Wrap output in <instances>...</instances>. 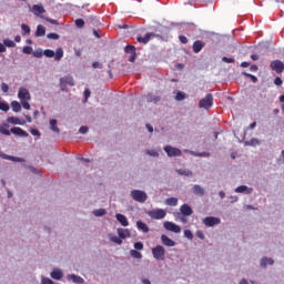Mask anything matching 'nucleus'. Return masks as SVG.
I'll list each match as a JSON object with an SVG mask.
<instances>
[{
	"label": "nucleus",
	"mask_w": 284,
	"mask_h": 284,
	"mask_svg": "<svg viewBox=\"0 0 284 284\" xmlns=\"http://www.w3.org/2000/svg\"><path fill=\"white\" fill-rule=\"evenodd\" d=\"M91 91L90 89L84 90V103H88V100L90 99Z\"/></svg>",
	"instance_id": "5fc2aeb1"
},
{
	"label": "nucleus",
	"mask_w": 284,
	"mask_h": 284,
	"mask_svg": "<svg viewBox=\"0 0 284 284\" xmlns=\"http://www.w3.org/2000/svg\"><path fill=\"white\" fill-rule=\"evenodd\" d=\"M133 247H134V250L135 251H139V252H141V250H143V242H135L134 244H133Z\"/></svg>",
	"instance_id": "49530a36"
},
{
	"label": "nucleus",
	"mask_w": 284,
	"mask_h": 284,
	"mask_svg": "<svg viewBox=\"0 0 284 284\" xmlns=\"http://www.w3.org/2000/svg\"><path fill=\"white\" fill-rule=\"evenodd\" d=\"M129 61L130 63H134L136 61V53H131Z\"/></svg>",
	"instance_id": "0e129e2a"
},
{
	"label": "nucleus",
	"mask_w": 284,
	"mask_h": 284,
	"mask_svg": "<svg viewBox=\"0 0 284 284\" xmlns=\"http://www.w3.org/2000/svg\"><path fill=\"white\" fill-rule=\"evenodd\" d=\"M164 152L169 159H173L175 156H182L183 152L179 148H174L172 145H165Z\"/></svg>",
	"instance_id": "6e6552de"
},
{
	"label": "nucleus",
	"mask_w": 284,
	"mask_h": 284,
	"mask_svg": "<svg viewBox=\"0 0 284 284\" xmlns=\"http://www.w3.org/2000/svg\"><path fill=\"white\" fill-rule=\"evenodd\" d=\"M33 57H34L36 59H41V58L43 57V50H41V49L36 50V51L33 52Z\"/></svg>",
	"instance_id": "de8ad7c7"
},
{
	"label": "nucleus",
	"mask_w": 284,
	"mask_h": 284,
	"mask_svg": "<svg viewBox=\"0 0 284 284\" xmlns=\"http://www.w3.org/2000/svg\"><path fill=\"white\" fill-rule=\"evenodd\" d=\"M43 55L47 57V59H54V61H61L63 57V49L58 48L55 52L52 49H45L43 51Z\"/></svg>",
	"instance_id": "7ed1b4c3"
},
{
	"label": "nucleus",
	"mask_w": 284,
	"mask_h": 284,
	"mask_svg": "<svg viewBox=\"0 0 284 284\" xmlns=\"http://www.w3.org/2000/svg\"><path fill=\"white\" fill-rule=\"evenodd\" d=\"M49 123H50V130H51L52 132H54L55 134H59V132H61V130L59 129V126H57V123H58L57 119L50 120Z\"/></svg>",
	"instance_id": "7c9ffc66"
},
{
	"label": "nucleus",
	"mask_w": 284,
	"mask_h": 284,
	"mask_svg": "<svg viewBox=\"0 0 284 284\" xmlns=\"http://www.w3.org/2000/svg\"><path fill=\"white\" fill-rule=\"evenodd\" d=\"M90 131V128L83 125L79 129V133L80 134H88V132Z\"/></svg>",
	"instance_id": "3c124183"
},
{
	"label": "nucleus",
	"mask_w": 284,
	"mask_h": 284,
	"mask_svg": "<svg viewBox=\"0 0 284 284\" xmlns=\"http://www.w3.org/2000/svg\"><path fill=\"white\" fill-rule=\"evenodd\" d=\"M36 37H45V27L43 24L37 26Z\"/></svg>",
	"instance_id": "2f4dec72"
},
{
	"label": "nucleus",
	"mask_w": 284,
	"mask_h": 284,
	"mask_svg": "<svg viewBox=\"0 0 284 284\" xmlns=\"http://www.w3.org/2000/svg\"><path fill=\"white\" fill-rule=\"evenodd\" d=\"M130 255L133 257V258H143V254H141V252L136 251V250H131L130 251Z\"/></svg>",
	"instance_id": "a19ab883"
},
{
	"label": "nucleus",
	"mask_w": 284,
	"mask_h": 284,
	"mask_svg": "<svg viewBox=\"0 0 284 284\" xmlns=\"http://www.w3.org/2000/svg\"><path fill=\"white\" fill-rule=\"evenodd\" d=\"M244 77H247L248 79H251V81L253 82V83H257L258 82V78H256V75H254V74H251V73H247V72H243L242 73Z\"/></svg>",
	"instance_id": "79ce46f5"
},
{
	"label": "nucleus",
	"mask_w": 284,
	"mask_h": 284,
	"mask_svg": "<svg viewBox=\"0 0 284 284\" xmlns=\"http://www.w3.org/2000/svg\"><path fill=\"white\" fill-rule=\"evenodd\" d=\"M162 245H165V247H175L176 242L174 240L170 239L168 235L163 234L161 235Z\"/></svg>",
	"instance_id": "f3484780"
},
{
	"label": "nucleus",
	"mask_w": 284,
	"mask_h": 284,
	"mask_svg": "<svg viewBox=\"0 0 284 284\" xmlns=\"http://www.w3.org/2000/svg\"><path fill=\"white\" fill-rule=\"evenodd\" d=\"M7 122L11 123V125H26V120H21L17 116H9Z\"/></svg>",
	"instance_id": "5701e85b"
},
{
	"label": "nucleus",
	"mask_w": 284,
	"mask_h": 284,
	"mask_svg": "<svg viewBox=\"0 0 284 284\" xmlns=\"http://www.w3.org/2000/svg\"><path fill=\"white\" fill-rule=\"evenodd\" d=\"M202 223H204L206 227H214V225H221V219L215 216H206L202 220Z\"/></svg>",
	"instance_id": "9d476101"
},
{
	"label": "nucleus",
	"mask_w": 284,
	"mask_h": 284,
	"mask_svg": "<svg viewBox=\"0 0 284 284\" xmlns=\"http://www.w3.org/2000/svg\"><path fill=\"white\" fill-rule=\"evenodd\" d=\"M146 214L148 216H150V219H153L154 221H161L165 219V216H168V212H165V210L163 209H154L148 211Z\"/></svg>",
	"instance_id": "39448f33"
},
{
	"label": "nucleus",
	"mask_w": 284,
	"mask_h": 284,
	"mask_svg": "<svg viewBox=\"0 0 284 284\" xmlns=\"http://www.w3.org/2000/svg\"><path fill=\"white\" fill-rule=\"evenodd\" d=\"M274 84H275V85H283V80L277 77V78H275V80H274Z\"/></svg>",
	"instance_id": "338daca9"
},
{
	"label": "nucleus",
	"mask_w": 284,
	"mask_h": 284,
	"mask_svg": "<svg viewBox=\"0 0 284 284\" xmlns=\"http://www.w3.org/2000/svg\"><path fill=\"white\" fill-rule=\"evenodd\" d=\"M179 39H180L181 43H187V37L180 36Z\"/></svg>",
	"instance_id": "774afa93"
},
{
	"label": "nucleus",
	"mask_w": 284,
	"mask_h": 284,
	"mask_svg": "<svg viewBox=\"0 0 284 284\" xmlns=\"http://www.w3.org/2000/svg\"><path fill=\"white\" fill-rule=\"evenodd\" d=\"M212 105H214V95L212 93L206 94L199 101V108L201 110H206V112L212 110Z\"/></svg>",
	"instance_id": "f03ea898"
},
{
	"label": "nucleus",
	"mask_w": 284,
	"mask_h": 284,
	"mask_svg": "<svg viewBox=\"0 0 284 284\" xmlns=\"http://www.w3.org/2000/svg\"><path fill=\"white\" fill-rule=\"evenodd\" d=\"M199 156H200V158L207 159V158H210V152H200V153H199Z\"/></svg>",
	"instance_id": "69168bd1"
},
{
	"label": "nucleus",
	"mask_w": 284,
	"mask_h": 284,
	"mask_svg": "<svg viewBox=\"0 0 284 284\" xmlns=\"http://www.w3.org/2000/svg\"><path fill=\"white\" fill-rule=\"evenodd\" d=\"M153 258L155 261H165V247L162 245H156L152 248Z\"/></svg>",
	"instance_id": "0eeeda50"
},
{
	"label": "nucleus",
	"mask_w": 284,
	"mask_h": 284,
	"mask_svg": "<svg viewBox=\"0 0 284 284\" xmlns=\"http://www.w3.org/2000/svg\"><path fill=\"white\" fill-rule=\"evenodd\" d=\"M148 156H152L153 159H159L160 154L156 149H149L146 150Z\"/></svg>",
	"instance_id": "e433bc0d"
},
{
	"label": "nucleus",
	"mask_w": 284,
	"mask_h": 284,
	"mask_svg": "<svg viewBox=\"0 0 284 284\" xmlns=\"http://www.w3.org/2000/svg\"><path fill=\"white\" fill-rule=\"evenodd\" d=\"M158 32H161L162 34H165V32L166 33L170 32V28H168V27H160Z\"/></svg>",
	"instance_id": "13d9d810"
},
{
	"label": "nucleus",
	"mask_w": 284,
	"mask_h": 284,
	"mask_svg": "<svg viewBox=\"0 0 284 284\" xmlns=\"http://www.w3.org/2000/svg\"><path fill=\"white\" fill-rule=\"evenodd\" d=\"M136 227L140 232H143L144 234H148V232H150V226H148V224H145V222L143 221H138Z\"/></svg>",
	"instance_id": "a878e982"
},
{
	"label": "nucleus",
	"mask_w": 284,
	"mask_h": 284,
	"mask_svg": "<svg viewBox=\"0 0 284 284\" xmlns=\"http://www.w3.org/2000/svg\"><path fill=\"white\" fill-rule=\"evenodd\" d=\"M0 159H4V161H12L13 163H26V159L8 155L3 152H0Z\"/></svg>",
	"instance_id": "4468645a"
},
{
	"label": "nucleus",
	"mask_w": 284,
	"mask_h": 284,
	"mask_svg": "<svg viewBox=\"0 0 284 284\" xmlns=\"http://www.w3.org/2000/svg\"><path fill=\"white\" fill-rule=\"evenodd\" d=\"M32 12L36 14V17H39L40 14H45V8H43V4H34L32 7Z\"/></svg>",
	"instance_id": "4be33fe9"
},
{
	"label": "nucleus",
	"mask_w": 284,
	"mask_h": 284,
	"mask_svg": "<svg viewBox=\"0 0 284 284\" xmlns=\"http://www.w3.org/2000/svg\"><path fill=\"white\" fill-rule=\"evenodd\" d=\"M175 172L180 174V176H192V171L189 169H178Z\"/></svg>",
	"instance_id": "473e14b6"
},
{
	"label": "nucleus",
	"mask_w": 284,
	"mask_h": 284,
	"mask_svg": "<svg viewBox=\"0 0 284 284\" xmlns=\"http://www.w3.org/2000/svg\"><path fill=\"white\" fill-rule=\"evenodd\" d=\"M165 205H169L170 207H176V205H179V199L176 197H168L164 201Z\"/></svg>",
	"instance_id": "c85d7f7f"
},
{
	"label": "nucleus",
	"mask_w": 284,
	"mask_h": 284,
	"mask_svg": "<svg viewBox=\"0 0 284 284\" xmlns=\"http://www.w3.org/2000/svg\"><path fill=\"white\" fill-rule=\"evenodd\" d=\"M222 61L224 62V63H234V58H227V57H223L222 58Z\"/></svg>",
	"instance_id": "4d7b16f0"
},
{
	"label": "nucleus",
	"mask_w": 284,
	"mask_h": 284,
	"mask_svg": "<svg viewBox=\"0 0 284 284\" xmlns=\"http://www.w3.org/2000/svg\"><path fill=\"white\" fill-rule=\"evenodd\" d=\"M29 100H23L21 101V105L22 108H24V110H30V102H28Z\"/></svg>",
	"instance_id": "6e6d98bb"
},
{
	"label": "nucleus",
	"mask_w": 284,
	"mask_h": 284,
	"mask_svg": "<svg viewBox=\"0 0 284 284\" xmlns=\"http://www.w3.org/2000/svg\"><path fill=\"white\" fill-rule=\"evenodd\" d=\"M6 128H9V125L0 124V134H4V136H10V132H11L12 134H16L17 136H23L24 139L28 138V132H26L23 129H21L19 126H13V128H11L10 131Z\"/></svg>",
	"instance_id": "f257e3e1"
},
{
	"label": "nucleus",
	"mask_w": 284,
	"mask_h": 284,
	"mask_svg": "<svg viewBox=\"0 0 284 284\" xmlns=\"http://www.w3.org/2000/svg\"><path fill=\"white\" fill-rule=\"evenodd\" d=\"M234 192L236 194H252V192H254V189L247 185H240L234 190Z\"/></svg>",
	"instance_id": "2eb2a0df"
},
{
	"label": "nucleus",
	"mask_w": 284,
	"mask_h": 284,
	"mask_svg": "<svg viewBox=\"0 0 284 284\" xmlns=\"http://www.w3.org/2000/svg\"><path fill=\"white\" fill-rule=\"evenodd\" d=\"M145 99H146L148 103H159L161 101V97L156 95L154 93H148L145 95Z\"/></svg>",
	"instance_id": "b1692460"
},
{
	"label": "nucleus",
	"mask_w": 284,
	"mask_h": 284,
	"mask_svg": "<svg viewBox=\"0 0 284 284\" xmlns=\"http://www.w3.org/2000/svg\"><path fill=\"white\" fill-rule=\"evenodd\" d=\"M50 276L54 281H61V278H63V271H61V268H53Z\"/></svg>",
	"instance_id": "412c9836"
},
{
	"label": "nucleus",
	"mask_w": 284,
	"mask_h": 284,
	"mask_svg": "<svg viewBox=\"0 0 284 284\" xmlns=\"http://www.w3.org/2000/svg\"><path fill=\"white\" fill-rule=\"evenodd\" d=\"M115 219L122 225V227H128V225H130V221H128V217L124 214L116 213Z\"/></svg>",
	"instance_id": "a211bd4d"
},
{
	"label": "nucleus",
	"mask_w": 284,
	"mask_h": 284,
	"mask_svg": "<svg viewBox=\"0 0 284 284\" xmlns=\"http://www.w3.org/2000/svg\"><path fill=\"white\" fill-rule=\"evenodd\" d=\"M0 110L2 112H8V110H10V104H8V102H1L0 101Z\"/></svg>",
	"instance_id": "37998d69"
},
{
	"label": "nucleus",
	"mask_w": 284,
	"mask_h": 284,
	"mask_svg": "<svg viewBox=\"0 0 284 284\" xmlns=\"http://www.w3.org/2000/svg\"><path fill=\"white\" fill-rule=\"evenodd\" d=\"M1 90H2V92H8V90H10V87L6 82H3L1 84Z\"/></svg>",
	"instance_id": "680f3d73"
},
{
	"label": "nucleus",
	"mask_w": 284,
	"mask_h": 284,
	"mask_svg": "<svg viewBox=\"0 0 284 284\" xmlns=\"http://www.w3.org/2000/svg\"><path fill=\"white\" fill-rule=\"evenodd\" d=\"M124 52L126 54H136V47L135 45H132V44H128L125 48H124Z\"/></svg>",
	"instance_id": "f704fd0d"
},
{
	"label": "nucleus",
	"mask_w": 284,
	"mask_h": 284,
	"mask_svg": "<svg viewBox=\"0 0 284 284\" xmlns=\"http://www.w3.org/2000/svg\"><path fill=\"white\" fill-rule=\"evenodd\" d=\"M93 215L101 217V216H105V214H108V211H105V209H95L93 210Z\"/></svg>",
	"instance_id": "c9c22d12"
},
{
	"label": "nucleus",
	"mask_w": 284,
	"mask_h": 284,
	"mask_svg": "<svg viewBox=\"0 0 284 284\" xmlns=\"http://www.w3.org/2000/svg\"><path fill=\"white\" fill-rule=\"evenodd\" d=\"M41 284H54V282L52 280H50L49 277L42 276Z\"/></svg>",
	"instance_id": "603ef678"
},
{
	"label": "nucleus",
	"mask_w": 284,
	"mask_h": 284,
	"mask_svg": "<svg viewBox=\"0 0 284 284\" xmlns=\"http://www.w3.org/2000/svg\"><path fill=\"white\" fill-rule=\"evenodd\" d=\"M18 99L21 101H31L32 95H30V91L27 88H20L18 90Z\"/></svg>",
	"instance_id": "9b49d317"
},
{
	"label": "nucleus",
	"mask_w": 284,
	"mask_h": 284,
	"mask_svg": "<svg viewBox=\"0 0 284 284\" xmlns=\"http://www.w3.org/2000/svg\"><path fill=\"white\" fill-rule=\"evenodd\" d=\"M92 68H93L94 70H97V69L103 68V65H102L100 62H93V63H92Z\"/></svg>",
	"instance_id": "e2e57ef3"
},
{
	"label": "nucleus",
	"mask_w": 284,
	"mask_h": 284,
	"mask_svg": "<svg viewBox=\"0 0 284 284\" xmlns=\"http://www.w3.org/2000/svg\"><path fill=\"white\" fill-rule=\"evenodd\" d=\"M109 239L112 243H115L116 245H123V240L116 235L109 234Z\"/></svg>",
	"instance_id": "72a5a7b5"
},
{
	"label": "nucleus",
	"mask_w": 284,
	"mask_h": 284,
	"mask_svg": "<svg viewBox=\"0 0 284 284\" xmlns=\"http://www.w3.org/2000/svg\"><path fill=\"white\" fill-rule=\"evenodd\" d=\"M22 52L23 54H30L32 52V47H23Z\"/></svg>",
	"instance_id": "bf43d9fd"
},
{
	"label": "nucleus",
	"mask_w": 284,
	"mask_h": 284,
	"mask_svg": "<svg viewBox=\"0 0 284 284\" xmlns=\"http://www.w3.org/2000/svg\"><path fill=\"white\" fill-rule=\"evenodd\" d=\"M184 237L187 239L189 241H192V239H194V234L192 233L191 230H184Z\"/></svg>",
	"instance_id": "c03bdc74"
},
{
	"label": "nucleus",
	"mask_w": 284,
	"mask_h": 284,
	"mask_svg": "<svg viewBox=\"0 0 284 284\" xmlns=\"http://www.w3.org/2000/svg\"><path fill=\"white\" fill-rule=\"evenodd\" d=\"M68 85H74V78H72V75H67L60 79V88L63 92H65Z\"/></svg>",
	"instance_id": "f8f14e48"
},
{
	"label": "nucleus",
	"mask_w": 284,
	"mask_h": 284,
	"mask_svg": "<svg viewBox=\"0 0 284 284\" xmlns=\"http://www.w3.org/2000/svg\"><path fill=\"white\" fill-rule=\"evenodd\" d=\"M164 230L168 232H174V234H181V226L174 222L166 221L163 223Z\"/></svg>",
	"instance_id": "1a4fd4ad"
},
{
	"label": "nucleus",
	"mask_w": 284,
	"mask_h": 284,
	"mask_svg": "<svg viewBox=\"0 0 284 284\" xmlns=\"http://www.w3.org/2000/svg\"><path fill=\"white\" fill-rule=\"evenodd\" d=\"M261 267H267V265H274V260L272 257H262Z\"/></svg>",
	"instance_id": "c756f323"
},
{
	"label": "nucleus",
	"mask_w": 284,
	"mask_h": 284,
	"mask_svg": "<svg viewBox=\"0 0 284 284\" xmlns=\"http://www.w3.org/2000/svg\"><path fill=\"white\" fill-rule=\"evenodd\" d=\"M11 108L14 112H19L21 110V103H19V101H12Z\"/></svg>",
	"instance_id": "ea45409f"
},
{
	"label": "nucleus",
	"mask_w": 284,
	"mask_h": 284,
	"mask_svg": "<svg viewBox=\"0 0 284 284\" xmlns=\"http://www.w3.org/2000/svg\"><path fill=\"white\" fill-rule=\"evenodd\" d=\"M192 192L195 194V196H205V189L200 184H194L192 186Z\"/></svg>",
	"instance_id": "aec40b11"
},
{
	"label": "nucleus",
	"mask_w": 284,
	"mask_h": 284,
	"mask_svg": "<svg viewBox=\"0 0 284 284\" xmlns=\"http://www.w3.org/2000/svg\"><path fill=\"white\" fill-rule=\"evenodd\" d=\"M116 232H118V236L120 237V239H130V236H131V234H130V230H128V229H118L116 230Z\"/></svg>",
	"instance_id": "bb28decb"
},
{
	"label": "nucleus",
	"mask_w": 284,
	"mask_h": 284,
	"mask_svg": "<svg viewBox=\"0 0 284 284\" xmlns=\"http://www.w3.org/2000/svg\"><path fill=\"white\" fill-rule=\"evenodd\" d=\"M30 132H31L32 136H41V132H39V130H37V129H31Z\"/></svg>",
	"instance_id": "052dcab7"
},
{
	"label": "nucleus",
	"mask_w": 284,
	"mask_h": 284,
	"mask_svg": "<svg viewBox=\"0 0 284 284\" xmlns=\"http://www.w3.org/2000/svg\"><path fill=\"white\" fill-rule=\"evenodd\" d=\"M48 39H52L53 41L59 40V34L58 33H49L47 34Z\"/></svg>",
	"instance_id": "864d4df0"
},
{
	"label": "nucleus",
	"mask_w": 284,
	"mask_h": 284,
	"mask_svg": "<svg viewBox=\"0 0 284 284\" xmlns=\"http://www.w3.org/2000/svg\"><path fill=\"white\" fill-rule=\"evenodd\" d=\"M151 39H163L161 34L154 33V32H148L144 37L139 36L136 38L138 43H143V45H146V43H150Z\"/></svg>",
	"instance_id": "423d86ee"
},
{
	"label": "nucleus",
	"mask_w": 284,
	"mask_h": 284,
	"mask_svg": "<svg viewBox=\"0 0 284 284\" xmlns=\"http://www.w3.org/2000/svg\"><path fill=\"white\" fill-rule=\"evenodd\" d=\"M75 26L77 28H83V26H85V21L83 19H77Z\"/></svg>",
	"instance_id": "8fccbe9b"
},
{
	"label": "nucleus",
	"mask_w": 284,
	"mask_h": 284,
	"mask_svg": "<svg viewBox=\"0 0 284 284\" xmlns=\"http://www.w3.org/2000/svg\"><path fill=\"white\" fill-rule=\"evenodd\" d=\"M3 45H4V48H16L17 43H14V41H12L10 39H4L3 40Z\"/></svg>",
	"instance_id": "58836bf2"
},
{
	"label": "nucleus",
	"mask_w": 284,
	"mask_h": 284,
	"mask_svg": "<svg viewBox=\"0 0 284 284\" xmlns=\"http://www.w3.org/2000/svg\"><path fill=\"white\" fill-rule=\"evenodd\" d=\"M180 212H181L182 216H192V214H194L192 206H190L189 204H182L180 206Z\"/></svg>",
	"instance_id": "dca6fc26"
},
{
	"label": "nucleus",
	"mask_w": 284,
	"mask_h": 284,
	"mask_svg": "<svg viewBox=\"0 0 284 284\" xmlns=\"http://www.w3.org/2000/svg\"><path fill=\"white\" fill-rule=\"evenodd\" d=\"M195 236H197V239H200L201 241H205V233H203V231L201 230L195 232Z\"/></svg>",
	"instance_id": "09e8293b"
},
{
	"label": "nucleus",
	"mask_w": 284,
	"mask_h": 284,
	"mask_svg": "<svg viewBox=\"0 0 284 284\" xmlns=\"http://www.w3.org/2000/svg\"><path fill=\"white\" fill-rule=\"evenodd\" d=\"M21 30H22V37H28V34H30V27L28 24L22 23Z\"/></svg>",
	"instance_id": "4c0bfd02"
},
{
	"label": "nucleus",
	"mask_w": 284,
	"mask_h": 284,
	"mask_svg": "<svg viewBox=\"0 0 284 284\" xmlns=\"http://www.w3.org/2000/svg\"><path fill=\"white\" fill-rule=\"evenodd\" d=\"M244 145L251 146V148H256V146L261 145V140H258L256 138H252L250 141H245Z\"/></svg>",
	"instance_id": "cd10ccee"
},
{
	"label": "nucleus",
	"mask_w": 284,
	"mask_h": 284,
	"mask_svg": "<svg viewBox=\"0 0 284 284\" xmlns=\"http://www.w3.org/2000/svg\"><path fill=\"white\" fill-rule=\"evenodd\" d=\"M270 68L271 70L276 72V74H281L283 73V70H284V63L281 60H274L271 62Z\"/></svg>",
	"instance_id": "ddd939ff"
},
{
	"label": "nucleus",
	"mask_w": 284,
	"mask_h": 284,
	"mask_svg": "<svg viewBox=\"0 0 284 284\" xmlns=\"http://www.w3.org/2000/svg\"><path fill=\"white\" fill-rule=\"evenodd\" d=\"M130 196L133 201H136V203H145V201H148V193H145V191L132 190Z\"/></svg>",
	"instance_id": "20e7f679"
},
{
	"label": "nucleus",
	"mask_w": 284,
	"mask_h": 284,
	"mask_svg": "<svg viewBox=\"0 0 284 284\" xmlns=\"http://www.w3.org/2000/svg\"><path fill=\"white\" fill-rule=\"evenodd\" d=\"M203 48H205V44L203 43V41L196 40L195 42H193V52L195 54H199V52H201Z\"/></svg>",
	"instance_id": "393cba45"
},
{
	"label": "nucleus",
	"mask_w": 284,
	"mask_h": 284,
	"mask_svg": "<svg viewBox=\"0 0 284 284\" xmlns=\"http://www.w3.org/2000/svg\"><path fill=\"white\" fill-rule=\"evenodd\" d=\"M185 99V93L182 91H179L175 95V101H184Z\"/></svg>",
	"instance_id": "a18cd8bd"
},
{
	"label": "nucleus",
	"mask_w": 284,
	"mask_h": 284,
	"mask_svg": "<svg viewBox=\"0 0 284 284\" xmlns=\"http://www.w3.org/2000/svg\"><path fill=\"white\" fill-rule=\"evenodd\" d=\"M67 281H72L74 284H83L85 280L77 274H69L67 275Z\"/></svg>",
	"instance_id": "6ab92c4d"
}]
</instances>
